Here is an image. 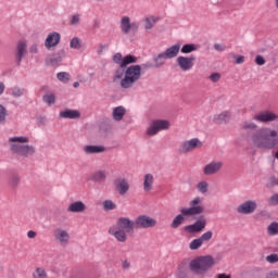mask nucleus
Wrapping results in <instances>:
<instances>
[{"label": "nucleus", "mask_w": 278, "mask_h": 278, "mask_svg": "<svg viewBox=\"0 0 278 278\" xmlns=\"http://www.w3.org/2000/svg\"><path fill=\"white\" fill-rule=\"evenodd\" d=\"M136 231V220L129 217H119L116 224L110 227L109 233L113 236L117 242H125L128 236H134Z\"/></svg>", "instance_id": "obj_2"}, {"label": "nucleus", "mask_w": 278, "mask_h": 278, "mask_svg": "<svg viewBox=\"0 0 278 278\" xmlns=\"http://www.w3.org/2000/svg\"><path fill=\"white\" fill-rule=\"evenodd\" d=\"M71 49H79L81 47V40L79 38L74 37L70 42Z\"/></svg>", "instance_id": "obj_45"}, {"label": "nucleus", "mask_w": 278, "mask_h": 278, "mask_svg": "<svg viewBox=\"0 0 278 278\" xmlns=\"http://www.w3.org/2000/svg\"><path fill=\"white\" fill-rule=\"evenodd\" d=\"M179 51H181V45L176 43L169 48H167L163 53L167 60H173L179 55Z\"/></svg>", "instance_id": "obj_22"}, {"label": "nucleus", "mask_w": 278, "mask_h": 278, "mask_svg": "<svg viewBox=\"0 0 278 278\" xmlns=\"http://www.w3.org/2000/svg\"><path fill=\"white\" fill-rule=\"evenodd\" d=\"M276 9L278 10V0H275Z\"/></svg>", "instance_id": "obj_61"}, {"label": "nucleus", "mask_w": 278, "mask_h": 278, "mask_svg": "<svg viewBox=\"0 0 278 278\" xmlns=\"http://www.w3.org/2000/svg\"><path fill=\"white\" fill-rule=\"evenodd\" d=\"M252 143L258 149H275L278 144L277 130L261 128L252 135Z\"/></svg>", "instance_id": "obj_3"}, {"label": "nucleus", "mask_w": 278, "mask_h": 278, "mask_svg": "<svg viewBox=\"0 0 278 278\" xmlns=\"http://www.w3.org/2000/svg\"><path fill=\"white\" fill-rule=\"evenodd\" d=\"M11 94L14 98L23 97V94H25V89H22L20 87H12Z\"/></svg>", "instance_id": "obj_39"}, {"label": "nucleus", "mask_w": 278, "mask_h": 278, "mask_svg": "<svg viewBox=\"0 0 278 278\" xmlns=\"http://www.w3.org/2000/svg\"><path fill=\"white\" fill-rule=\"evenodd\" d=\"M74 88H79V81L74 83Z\"/></svg>", "instance_id": "obj_59"}, {"label": "nucleus", "mask_w": 278, "mask_h": 278, "mask_svg": "<svg viewBox=\"0 0 278 278\" xmlns=\"http://www.w3.org/2000/svg\"><path fill=\"white\" fill-rule=\"evenodd\" d=\"M83 151L87 155H94L96 153H104L105 147H103V146H85L83 148Z\"/></svg>", "instance_id": "obj_25"}, {"label": "nucleus", "mask_w": 278, "mask_h": 278, "mask_svg": "<svg viewBox=\"0 0 278 278\" xmlns=\"http://www.w3.org/2000/svg\"><path fill=\"white\" fill-rule=\"evenodd\" d=\"M208 184L207 181H200L197 186V189L199 190V192H201V194H205L207 192V188H208Z\"/></svg>", "instance_id": "obj_42"}, {"label": "nucleus", "mask_w": 278, "mask_h": 278, "mask_svg": "<svg viewBox=\"0 0 278 278\" xmlns=\"http://www.w3.org/2000/svg\"><path fill=\"white\" fill-rule=\"evenodd\" d=\"M170 129V122L166 119H154L147 129L149 136H157L160 131Z\"/></svg>", "instance_id": "obj_7"}, {"label": "nucleus", "mask_w": 278, "mask_h": 278, "mask_svg": "<svg viewBox=\"0 0 278 278\" xmlns=\"http://www.w3.org/2000/svg\"><path fill=\"white\" fill-rule=\"evenodd\" d=\"M155 23H157V18L151 16V17H147L144 20V29L147 31H149V29H153V27H155Z\"/></svg>", "instance_id": "obj_32"}, {"label": "nucleus", "mask_w": 278, "mask_h": 278, "mask_svg": "<svg viewBox=\"0 0 278 278\" xmlns=\"http://www.w3.org/2000/svg\"><path fill=\"white\" fill-rule=\"evenodd\" d=\"M79 23V15H73L71 20V25H77Z\"/></svg>", "instance_id": "obj_53"}, {"label": "nucleus", "mask_w": 278, "mask_h": 278, "mask_svg": "<svg viewBox=\"0 0 278 278\" xmlns=\"http://www.w3.org/2000/svg\"><path fill=\"white\" fill-rule=\"evenodd\" d=\"M186 216L190 215H185L180 211V214L176 215L170 224L172 229H179V227H181V225H184V223L186 222Z\"/></svg>", "instance_id": "obj_28"}, {"label": "nucleus", "mask_w": 278, "mask_h": 278, "mask_svg": "<svg viewBox=\"0 0 278 278\" xmlns=\"http://www.w3.org/2000/svg\"><path fill=\"white\" fill-rule=\"evenodd\" d=\"M127 113V110L125 106H116L113 109V121L121 122L122 118H124L125 114Z\"/></svg>", "instance_id": "obj_29"}, {"label": "nucleus", "mask_w": 278, "mask_h": 278, "mask_svg": "<svg viewBox=\"0 0 278 278\" xmlns=\"http://www.w3.org/2000/svg\"><path fill=\"white\" fill-rule=\"evenodd\" d=\"M214 49H215V51H220L222 52V51H225L226 47H225V45L215 43Z\"/></svg>", "instance_id": "obj_52"}, {"label": "nucleus", "mask_w": 278, "mask_h": 278, "mask_svg": "<svg viewBox=\"0 0 278 278\" xmlns=\"http://www.w3.org/2000/svg\"><path fill=\"white\" fill-rule=\"evenodd\" d=\"M115 188L122 197L129 192V182L125 178H119L116 184Z\"/></svg>", "instance_id": "obj_21"}, {"label": "nucleus", "mask_w": 278, "mask_h": 278, "mask_svg": "<svg viewBox=\"0 0 278 278\" xmlns=\"http://www.w3.org/2000/svg\"><path fill=\"white\" fill-rule=\"evenodd\" d=\"M3 92H5V84L0 81V97L3 94Z\"/></svg>", "instance_id": "obj_57"}, {"label": "nucleus", "mask_w": 278, "mask_h": 278, "mask_svg": "<svg viewBox=\"0 0 278 278\" xmlns=\"http://www.w3.org/2000/svg\"><path fill=\"white\" fill-rule=\"evenodd\" d=\"M177 65L181 71H190L192 66H194V58L193 56H178L177 60Z\"/></svg>", "instance_id": "obj_19"}, {"label": "nucleus", "mask_w": 278, "mask_h": 278, "mask_svg": "<svg viewBox=\"0 0 278 278\" xmlns=\"http://www.w3.org/2000/svg\"><path fill=\"white\" fill-rule=\"evenodd\" d=\"M30 53H38V45H33L29 49Z\"/></svg>", "instance_id": "obj_56"}, {"label": "nucleus", "mask_w": 278, "mask_h": 278, "mask_svg": "<svg viewBox=\"0 0 278 278\" xmlns=\"http://www.w3.org/2000/svg\"><path fill=\"white\" fill-rule=\"evenodd\" d=\"M276 160H278V151L276 152Z\"/></svg>", "instance_id": "obj_63"}, {"label": "nucleus", "mask_w": 278, "mask_h": 278, "mask_svg": "<svg viewBox=\"0 0 278 278\" xmlns=\"http://www.w3.org/2000/svg\"><path fill=\"white\" fill-rule=\"evenodd\" d=\"M155 179L153 178L152 174H146L143 176V190L144 192H151L153 190V184Z\"/></svg>", "instance_id": "obj_27"}, {"label": "nucleus", "mask_w": 278, "mask_h": 278, "mask_svg": "<svg viewBox=\"0 0 278 278\" xmlns=\"http://www.w3.org/2000/svg\"><path fill=\"white\" fill-rule=\"evenodd\" d=\"M138 23L132 22L131 23V18H129V16H122L119 20V28L122 34H129L130 31H138Z\"/></svg>", "instance_id": "obj_11"}, {"label": "nucleus", "mask_w": 278, "mask_h": 278, "mask_svg": "<svg viewBox=\"0 0 278 278\" xmlns=\"http://www.w3.org/2000/svg\"><path fill=\"white\" fill-rule=\"evenodd\" d=\"M27 142H29L28 137L21 136L9 138L10 150L21 157H30L36 153V148L27 144Z\"/></svg>", "instance_id": "obj_4"}, {"label": "nucleus", "mask_w": 278, "mask_h": 278, "mask_svg": "<svg viewBox=\"0 0 278 278\" xmlns=\"http://www.w3.org/2000/svg\"><path fill=\"white\" fill-rule=\"evenodd\" d=\"M201 203H203V198L197 197L190 201V207L181 208V213L189 216H198V214H203L204 208L203 205H201Z\"/></svg>", "instance_id": "obj_6"}, {"label": "nucleus", "mask_w": 278, "mask_h": 278, "mask_svg": "<svg viewBox=\"0 0 278 278\" xmlns=\"http://www.w3.org/2000/svg\"><path fill=\"white\" fill-rule=\"evenodd\" d=\"M205 227H207V220H205V218H202L197 220L192 225L185 226V231H187L188 233H201V231H203Z\"/></svg>", "instance_id": "obj_17"}, {"label": "nucleus", "mask_w": 278, "mask_h": 278, "mask_svg": "<svg viewBox=\"0 0 278 278\" xmlns=\"http://www.w3.org/2000/svg\"><path fill=\"white\" fill-rule=\"evenodd\" d=\"M60 117L61 118H70V119H75V118H80L81 113L77 110H71L66 109L65 111L60 112Z\"/></svg>", "instance_id": "obj_23"}, {"label": "nucleus", "mask_w": 278, "mask_h": 278, "mask_svg": "<svg viewBox=\"0 0 278 278\" xmlns=\"http://www.w3.org/2000/svg\"><path fill=\"white\" fill-rule=\"evenodd\" d=\"M86 210L87 206L83 201L73 202L67 207V212H72L74 214H84Z\"/></svg>", "instance_id": "obj_20"}, {"label": "nucleus", "mask_w": 278, "mask_h": 278, "mask_svg": "<svg viewBox=\"0 0 278 278\" xmlns=\"http://www.w3.org/2000/svg\"><path fill=\"white\" fill-rule=\"evenodd\" d=\"M142 77V67L140 65H130L126 71L124 68H117L113 76V81H119L121 88L123 90H129Z\"/></svg>", "instance_id": "obj_1"}, {"label": "nucleus", "mask_w": 278, "mask_h": 278, "mask_svg": "<svg viewBox=\"0 0 278 278\" xmlns=\"http://www.w3.org/2000/svg\"><path fill=\"white\" fill-rule=\"evenodd\" d=\"M21 184V177H18V175H12L9 178V186L11 188H18V185Z\"/></svg>", "instance_id": "obj_33"}, {"label": "nucleus", "mask_w": 278, "mask_h": 278, "mask_svg": "<svg viewBox=\"0 0 278 278\" xmlns=\"http://www.w3.org/2000/svg\"><path fill=\"white\" fill-rule=\"evenodd\" d=\"M203 147V142L199 140V138H193L190 140H185L178 151L179 153H192V151H197V149H201Z\"/></svg>", "instance_id": "obj_9"}, {"label": "nucleus", "mask_w": 278, "mask_h": 278, "mask_svg": "<svg viewBox=\"0 0 278 278\" xmlns=\"http://www.w3.org/2000/svg\"><path fill=\"white\" fill-rule=\"evenodd\" d=\"M180 51L181 53H192V51H197V46L194 43H187L182 46Z\"/></svg>", "instance_id": "obj_38"}, {"label": "nucleus", "mask_w": 278, "mask_h": 278, "mask_svg": "<svg viewBox=\"0 0 278 278\" xmlns=\"http://www.w3.org/2000/svg\"><path fill=\"white\" fill-rule=\"evenodd\" d=\"M268 205H278V193H275L268 199Z\"/></svg>", "instance_id": "obj_49"}, {"label": "nucleus", "mask_w": 278, "mask_h": 278, "mask_svg": "<svg viewBox=\"0 0 278 278\" xmlns=\"http://www.w3.org/2000/svg\"><path fill=\"white\" fill-rule=\"evenodd\" d=\"M274 278H278V274H274Z\"/></svg>", "instance_id": "obj_62"}, {"label": "nucleus", "mask_w": 278, "mask_h": 278, "mask_svg": "<svg viewBox=\"0 0 278 278\" xmlns=\"http://www.w3.org/2000/svg\"><path fill=\"white\" fill-rule=\"evenodd\" d=\"M108 179V170L98 169L91 175V181H96L97 184H101Z\"/></svg>", "instance_id": "obj_24"}, {"label": "nucleus", "mask_w": 278, "mask_h": 278, "mask_svg": "<svg viewBox=\"0 0 278 278\" xmlns=\"http://www.w3.org/2000/svg\"><path fill=\"white\" fill-rule=\"evenodd\" d=\"M167 56L164 52L159 53L156 56L153 58L155 68H162L166 64Z\"/></svg>", "instance_id": "obj_30"}, {"label": "nucleus", "mask_w": 278, "mask_h": 278, "mask_svg": "<svg viewBox=\"0 0 278 278\" xmlns=\"http://www.w3.org/2000/svg\"><path fill=\"white\" fill-rule=\"evenodd\" d=\"M64 50H61L60 52H58L56 54H54L51 59H50V64L52 66H59L60 62H62V60H64Z\"/></svg>", "instance_id": "obj_31"}, {"label": "nucleus", "mask_w": 278, "mask_h": 278, "mask_svg": "<svg viewBox=\"0 0 278 278\" xmlns=\"http://www.w3.org/2000/svg\"><path fill=\"white\" fill-rule=\"evenodd\" d=\"M122 268H124V270H129V268H131V263L127 260L123 261Z\"/></svg>", "instance_id": "obj_51"}, {"label": "nucleus", "mask_w": 278, "mask_h": 278, "mask_svg": "<svg viewBox=\"0 0 278 278\" xmlns=\"http://www.w3.org/2000/svg\"><path fill=\"white\" fill-rule=\"evenodd\" d=\"M267 233L269 236H277L278 233V223H271L268 227H267Z\"/></svg>", "instance_id": "obj_40"}, {"label": "nucleus", "mask_w": 278, "mask_h": 278, "mask_svg": "<svg viewBox=\"0 0 278 278\" xmlns=\"http://www.w3.org/2000/svg\"><path fill=\"white\" fill-rule=\"evenodd\" d=\"M201 247H203V241H201L200 238L193 239V240L190 242V244H189V249H190L191 251H197V250L201 249Z\"/></svg>", "instance_id": "obj_34"}, {"label": "nucleus", "mask_w": 278, "mask_h": 278, "mask_svg": "<svg viewBox=\"0 0 278 278\" xmlns=\"http://www.w3.org/2000/svg\"><path fill=\"white\" fill-rule=\"evenodd\" d=\"M223 161H212L204 166L203 173L206 176L216 175V173H220V170L223 169Z\"/></svg>", "instance_id": "obj_15"}, {"label": "nucleus", "mask_w": 278, "mask_h": 278, "mask_svg": "<svg viewBox=\"0 0 278 278\" xmlns=\"http://www.w3.org/2000/svg\"><path fill=\"white\" fill-rule=\"evenodd\" d=\"M43 103H47L48 105H53L55 103V94L54 93H47L42 97Z\"/></svg>", "instance_id": "obj_37"}, {"label": "nucleus", "mask_w": 278, "mask_h": 278, "mask_svg": "<svg viewBox=\"0 0 278 278\" xmlns=\"http://www.w3.org/2000/svg\"><path fill=\"white\" fill-rule=\"evenodd\" d=\"M208 79L213 83V84H218V81H220V73H213L208 76Z\"/></svg>", "instance_id": "obj_47"}, {"label": "nucleus", "mask_w": 278, "mask_h": 278, "mask_svg": "<svg viewBox=\"0 0 278 278\" xmlns=\"http://www.w3.org/2000/svg\"><path fill=\"white\" fill-rule=\"evenodd\" d=\"M53 238L56 244H60L61 247H66V244L71 242V233L62 228H56L53 230Z\"/></svg>", "instance_id": "obj_12"}, {"label": "nucleus", "mask_w": 278, "mask_h": 278, "mask_svg": "<svg viewBox=\"0 0 278 278\" xmlns=\"http://www.w3.org/2000/svg\"><path fill=\"white\" fill-rule=\"evenodd\" d=\"M275 186H278V179L275 181Z\"/></svg>", "instance_id": "obj_64"}, {"label": "nucleus", "mask_w": 278, "mask_h": 278, "mask_svg": "<svg viewBox=\"0 0 278 278\" xmlns=\"http://www.w3.org/2000/svg\"><path fill=\"white\" fill-rule=\"evenodd\" d=\"M255 64H257V66H264V64H266V59L262 55H256Z\"/></svg>", "instance_id": "obj_50"}, {"label": "nucleus", "mask_w": 278, "mask_h": 278, "mask_svg": "<svg viewBox=\"0 0 278 278\" xmlns=\"http://www.w3.org/2000/svg\"><path fill=\"white\" fill-rule=\"evenodd\" d=\"M34 278H47V270L42 267H37L33 273Z\"/></svg>", "instance_id": "obj_36"}, {"label": "nucleus", "mask_w": 278, "mask_h": 278, "mask_svg": "<svg viewBox=\"0 0 278 278\" xmlns=\"http://www.w3.org/2000/svg\"><path fill=\"white\" fill-rule=\"evenodd\" d=\"M135 225L136 229H153L157 225V219L148 215H139L135 219Z\"/></svg>", "instance_id": "obj_8"}, {"label": "nucleus", "mask_w": 278, "mask_h": 278, "mask_svg": "<svg viewBox=\"0 0 278 278\" xmlns=\"http://www.w3.org/2000/svg\"><path fill=\"white\" fill-rule=\"evenodd\" d=\"M113 62L115 64H118L119 68H126L127 66H129V64H136L138 62V58L131 54L123 58V54L115 53L113 56Z\"/></svg>", "instance_id": "obj_10"}, {"label": "nucleus", "mask_w": 278, "mask_h": 278, "mask_svg": "<svg viewBox=\"0 0 278 278\" xmlns=\"http://www.w3.org/2000/svg\"><path fill=\"white\" fill-rule=\"evenodd\" d=\"M99 54L103 53V46H100V50L98 51Z\"/></svg>", "instance_id": "obj_60"}, {"label": "nucleus", "mask_w": 278, "mask_h": 278, "mask_svg": "<svg viewBox=\"0 0 278 278\" xmlns=\"http://www.w3.org/2000/svg\"><path fill=\"white\" fill-rule=\"evenodd\" d=\"M229 118H231V113L224 111L214 116L213 123H215V125H223V123H227Z\"/></svg>", "instance_id": "obj_26"}, {"label": "nucleus", "mask_w": 278, "mask_h": 278, "mask_svg": "<svg viewBox=\"0 0 278 278\" xmlns=\"http://www.w3.org/2000/svg\"><path fill=\"white\" fill-rule=\"evenodd\" d=\"M27 54V41H18L16 49H15V61L17 62V65H21V62H23V56Z\"/></svg>", "instance_id": "obj_18"}, {"label": "nucleus", "mask_w": 278, "mask_h": 278, "mask_svg": "<svg viewBox=\"0 0 278 278\" xmlns=\"http://www.w3.org/2000/svg\"><path fill=\"white\" fill-rule=\"evenodd\" d=\"M253 119L256 121L257 123H273L275 121H278V115L277 113L270 110H265L255 114Z\"/></svg>", "instance_id": "obj_13"}, {"label": "nucleus", "mask_w": 278, "mask_h": 278, "mask_svg": "<svg viewBox=\"0 0 278 278\" xmlns=\"http://www.w3.org/2000/svg\"><path fill=\"white\" fill-rule=\"evenodd\" d=\"M56 78L59 79V81L66 84L67 81H71V74H68L67 72H60L56 74Z\"/></svg>", "instance_id": "obj_35"}, {"label": "nucleus", "mask_w": 278, "mask_h": 278, "mask_svg": "<svg viewBox=\"0 0 278 278\" xmlns=\"http://www.w3.org/2000/svg\"><path fill=\"white\" fill-rule=\"evenodd\" d=\"M236 64H244V56L243 55H239L236 59Z\"/></svg>", "instance_id": "obj_55"}, {"label": "nucleus", "mask_w": 278, "mask_h": 278, "mask_svg": "<svg viewBox=\"0 0 278 278\" xmlns=\"http://www.w3.org/2000/svg\"><path fill=\"white\" fill-rule=\"evenodd\" d=\"M214 237V232H212L211 230L204 232L201 237L200 240L203 244V242H210V240H212V238Z\"/></svg>", "instance_id": "obj_43"}, {"label": "nucleus", "mask_w": 278, "mask_h": 278, "mask_svg": "<svg viewBox=\"0 0 278 278\" xmlns=\"http://www.w3.org/2000/svg\"><path fill=\"white\" fill-rule=\"evenodd\" d=\"M36 236H38V233L34 230H29L27 232V238H29L30 240H33L34 238H36Z\"/></svg>", "instance_id": "obj_54"}, {"label": "nucleus", "mask_w": 278, "mask_h": 278, "mask_svg": "<svg viewBox=\"0 0 278 278\" xmlns=\"http://www.w3.org/2000/svg\"><path fill=\"white\" fill-rule=\"evenodd\" d=\"M266 262H268V264H277L278 262V254H270L266 256Z\"/></svg>", "instance_id": "obj_48"}, {"label": "nucleus", "mask_w": 278, "mask_h": 278, "mask_svg": "<svg viewBox=\"0 0 278 278\" xmlns=\"http://www.w3.org/2000/svg\"><path fill=\"white\" fill-rule=\"evenodd\" d=\"M8 116V111L3 105L0 104V125L1 123H5V117Z\"/></svg>", "instance_id": "obj_46"}, {"label": "nucleus", "mask_w": 278, "mask_h": 278, "mask_svg": "<svg viewBox=\"0 0 278 278\" xmlns=\"http://www.w3.org/2000/svg\"><path fill=\"white\" fill-rule=\"evenodd\" d=\"M103 210H105V212H110L112 210H116V204L112 202V200H105L103 203Z\"/></svg>", "instance_id": "obj_41"}, {"label": "nucleus", "mask_w": 278, "mask_h": 278, "mask_svg": "<svg viewBox=\"0 0 278 278\" xmlns=\"http://www.w3.org/2000/svg\"><path fill=\"white\" fill-rule=\"evenodd\" d=\"M217 278H231V275L218 274Z\"/></svg>", "instance_id": "obj_58"}, {"label": "nucleus", "mask_w": 278, "mask_h": 278, "mask_svg": "<svg viewBox=\"0 0 278 278\" xmlns=\"http://www.w3.org/2000/svg\"><path fill=\"white\" fill-rule=\"evenodd\" d=\"M61 39L62 36L60 35V33H49L45 40L46 49H48V51H51L52 49H54V47H58L60 45Z\"/></svg>", "instance_id": "obj_14"}, {"label": "nucleus", "mask_w": 278, "mask_h": 278, "mask_svg": "<svg viewBox=\"0 0 278 278\" xmlns=\"http://www.w3.org/2000/svg\"><path fill=\"white\" fill-rule=\"evenodd\" d=\"M214 266H216V258H214V256L202 255L190 261L189 270H191L193 275L203 276L207 275V271L212 270Z\"/></svg>", "instance_id": "obj_5"}, {"label": "nucleus", "mask_w": 278, "mask_h": 278, "mask_svg": "<svg viewBox=\"0 0 278 278\" xmlns=\"http://www.w3.org/2000/svg\"><path fill=\"white\" fill-rule=\"evenodd\" d=\"M255 210H257V202L253 200H248L237 207L239 214H253Z\"/></svg>", "instance_id": "obj_16"}, {"label": "nucleus", "mask_w": 278, "mask_h": 278, "mask_svg": "<svg viewBox=\"0 0 278 278\" xmlns=\"http://www.w3.org/2000/svg\"><path fill=\"white\" fill-rule=\"evenodd\" d=\"M241 127L242 129H245V131L257 129V125L253 122H243Z\"/></svg>", "instance_id": "obj_44"}]
</instances>
